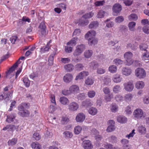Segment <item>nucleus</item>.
Listing matches in <instances>:
<instances>
[{
  "mask_svg": "<svg viewBox=\"0 0 149 149\" xmlns=\"http://www.w3.org/2000/svg\"><path fill=\"white\" fill-rule=\"evenodd\" d=\"M128 18L130 20H136L137 19L138 17L136 14H132L129 16Z\"/></svg>",
  "mask_w": 149,
  "mask_h": 149,
  "instance_id": "de8ad7c7",
  "label": "nucleus"
},
{
  "mask_svg": "<svg viewBox=\"0 0 149 149\" xmlns=\"http://www.w3.org/2000/svg\"><path fill=\"white\" fill-rule=\"evenodd\" d=\"M78 38L75 37L72 38L70 41L68 42L67 44L72 46H74L77 44V41L78 40Z\"/></svg>",
  "mask_w": 149,
  "mask_h": 149,
  "instance_id": "4be33fe9",
  "label": "nucleus"
},
{
  "mask_svg": "<svg viewBox=\"0 0 149 149\" xmlns=\"http://www.w3.org/2000/svg\"><path fill=\"white\" fill-rule=\"evenodd\" d=\"M136 25V23L134 22H131L128 24V27L129 30L132 31H133L134 30V27Z\"/></svg>",
  "mask_w": 149,
  "mask_h": 149,
  "instance_id": "e433bc0d",
  "label": "nucleus"
},
{
  "mask_svg": "<svg viewBox=\"0 0 149 149\" xmlns=\"http://www.w3.org/2000/svg\"><path fill=\"white\" fill-rule=\"evenodd\" d=\"M50 47L48 46V44H47L46 46L42 47L40 50V52L41 53H44L48 51Z\"/></svg>",
  "mask_w": 149,
  "mask_h": 149,
  "instance_id": "a19ab883",
  "label": "nucleus"
},
{
  "mask_svg": "<svg viewBox=\"0 0 149 149\" xmlns=\"http://www.w3.org/2000/svg\"><path fill=\"white\" fill-rule=\"evenodd\" d=\"M117 70V67L114 65H112L109 67V71L111 73H114L116 72Z\"/></svg>",
  "mask_w": 149,
  "mask_h": 149,
  "instance_id": "ea45409f",
  "label": "nucleus"
},
{
  "mask_svg": "<svg viewBox=\"0 0 149 149\" xmlns=\"http://www.w3.org/2000/svg\"><path fill=\"white\" fill-rule=\"evenodd\" d=\"M96 35V32L94 30L88 31L85 35V38L88 39V43L90 45H95L97 43V40L95 38Z\"/></svg>",
  "mask_w": 149,
  "mask_h": 149,
  "instance_id": "f257e3e1",
  "label": "nucleus"
},
{
  "mask_svg": "<svg viewBox=\"0 0 149 149\" xmlns=\"http://www.w3.org/2000/svg\"><path fill=\"white\" fill-rule=\"evenodd\" d=\"M113 62L116 65L121 64L123 63V61L119 58H116L113 61Z\"/></svg>",
  "mask_w": 149,
  "mask_h": 149,
  "instance_id": "603ef678",
  "label": "nucleus"
},
{
  "mask_svg": "<svg viewBox=\"0 0 149 149\" xmlns=\"http://www.w3.org/2000/svg\"><path fill=\"white\" fill-rule=\"evenodd\" d=\"M23 81L25 86L27 87H29L30 86V81L28 78L27 77H24L23 78Z\"/></svg>",
  "mask_w": 149,
  "mask_h": 149,
  "instance_id": "37998d69",
  "label": "nucleus"
},
{
  "mask_svg": "<svg viewBox=\"0 0 149 149\" xmlns=\"http://www.w3.org/2000/svg\"><path fill=\"white\" fill-rule=\"evenodd\" d=\"M139 132L141 134H144L146 133V129L143 126H141L139 127L138 128Z\"/></svg>",
  "mask_w": 149,
  "mask_h": 149,
  "instance_id": "a18cd8bd",
  "label": "nucleus"
},
{
  "mask_svg": "<svg viewBox=\"0 0 149 149\" xmlns=\"http://www.w3.org/2000/svg\"><path fill=\"white\" fill-rule=\"evenodd\" d=\"M124 20V18L123 16H119L116 18L115 21L116 23H120L122 22Z\"/></svg>",
  "mask_w": 149,
  "mask_h": 149,
  "instance_id": "3c124183",
  "label": "nucleus"
},
{
  "mask_svg": "<svg viewBox=\"0 0 149 149\" xmlns=\"http://www.w3.org/2000/svg\"><path fill=\"white\" fill-rule=\"evenodd\" d=\"M85 118V115L83 113H79L77 115L75 119L77 122L81 123L84 120Z\"/></svg>",
  "mask_w": 149,
  "mask_h": 149,
  "instance_id": "f8f14e48",
  "label": "nucleus"
},
{
  "mask_svg": "<svg viewBox=\"0 0 149 149\" xmlns=\"http://www.w3.org/2000/svg\"><path fill=\"white\" fill-rule=\"evenodd\" d=\"M55 105H51L50 106L49 108V111L50 113H53L54 111L56 110V108L55 107Z\"/></svg>",
  "mask_w": 149,
  "mask_h": 149,
  "instance_id": "bf43d9fd",
  "label": "nucleus"
},
{
  "mask_svg": "<svg viewBox=\"0 0 149 149\" xmlns=\"http://www.w3.org/2000/svg\"><path fill=\"white\" fill-rule=\"evenodd\" d=\"M33 137L37 141L40 140L41 138V136L38 133H34L33 134Z\"/></svg>",
  "mask_w": 149,
  "mask_h": 149,
  "instance_id": "052dcab7",
  "label": "nucleus"
},
{
  "mask_svg": "<svg viewBox=\"0 0 149 149\" xmlns=\"http://www.w3.org/2000/svg\"><path fill=\"white\" fill-rule=\"evenodd\" d=\"M29 107L27 104L25 102L22 103L18 107V109L19 111H21L24 110L25 108H27Z\"/></svg>",
  "mask_w": 149,
  "mask_h": 149,
  "instance_id": "5701e85b",
  "label": "nucleus"
},
{
  "mask_svg": "<svg viewBox=\"0 0 149 149\" xmlns=\"http://www.w3.org/2000/svg\"><path fill=\"white\" fill-rule=\"evenodd\" d=\"M88 112L90 114L92 115H95L97 114V111L95 108L92 107L89 109Z\"/></svg>",
  "mask_w": 149,
  "mask_h": 149,
  "instance_id": "72a5a7b5",
  "label": "nucleus"
},
{
  "mask_svg": "<svg viewBox=\"0 0 149 149\" xmlns=\"http://www.w3.org/2000/svg\"><path fill=\"white\" fill-rule=\"evenodd\" d=\"M125 112L127 114H130L132 113V111L130 106H128L125 108Z\"/></svg>",
  "mask_w": 149,
  "mask_h": 149,
  "instance_id": "e2e57ef3",
  "label": "nucleus"
},
{
  "mask_svg": "<svg viewBox=\"0 0 149 149\" xmlns=\"http://www.w3.org/2000/svg\"><path fill=\"white\" fill-rule=\"evenodd\" d=\"M143 32L146 34L149 33V27L148 26H144L143 28Z\"/></svg>",
  "mask_w": 149,
  "mask_h": 149,
  "instance_id": "774afa93",
  "label": "nucleus"
},
{
  "mask_svg": "<svg viewBox=\"0 0 149 149\" xmlns=\"http://www.w3.org/2000/svg\"><path fill=\"white\" fill-rule=\"evenodd\" d=\"M73 79V76L72 74L67 73L64 76L63 80L65 83H68L71 82Z\"/></svg>",
  "mask_w": 149,
  "mask_h": 149,
  "instance_id": "9d476101",
  "label": "nucleus"
},
{
  "mask_svg": "<svg viewBox=\"0 0 149 149\" xmlns=\"http://www.w3.org/2000/svg\"><path fill=\"white\" fill-rule=\"evenodd\" d=\"M39 28L42 35H45L47 34L48 32L46 30V26L44 22H42L40 23Z\"/></svg>",
  "mask_w": 149,
  "mask_h": 149,
  "instance_id": "1a4fd4ad",
  "label": "nucleus"
},
{
  "mask_svg": "<svg viewBox=\"0 0 149 149\" xmlns=\"http://www.w3.org/2000/svg\"><path fill=\"white\" fill-rule=\"evenodd\" d=\"M124 86L125 90L128 92L132 91L134 88L133 82L132 81H129L125 83L124 84Z\"/></svg>",
  "mask_w": 149,
  "mask_h": 149,
  "instance_id": "423d86ee",
  "label": "nucleus"
},
{
  "mask_svg": "<svg viewBox=\"0 0 149 149\" xmlns=\"http://www.w3.org/2000/svg\"><path fill=\"white\" fill-rule=\"evenodd\" d=\"M69 120L67 117L63 116L61 118V122L62 124L65 125L66 124Z\"/></svg>",
  "mask_w": 149,
  "mask_h": 149,
  "instance_id": "4c0bfd02",
  "label": "nucleus"
},
{
  "mask_svg": "<svg viewBox=\"0 0 149 149\" xmlns=\"http://www.w3.org/2000/svg\"><path fill=\"white\" fill-rule=\"evenodd\" d=\"M17 141V139L13 138L11 140H9L8 143L9 146H13L16 143Z\"/></svg>",
  "mask_w": 149,
  "mask_h": 149,
  "instance_id": "58836bf2",
  "label": "nucleus"
},
{
  "mask_svg": "<svg viewBox=\"0 0 149 149\" xmlns=\"http://www.w3.org/2000/svg\"><path fill=\"white\" fill-rule=\"evenodd\" d=\"M121 6L119 3H116L114 4L113 7V12L116 13H119L121 10Z\"/></svg>",
  "mask_w": 149,
  "mask_h": 149,
  "instance_id": "2eb2a0df",
  "label": "nucleus"
},
{
  "mask_svg": "<svg viewBox=\"0 0 149 149\" xmlns=\"http://www.w3.org/2000/svg\"><path fill=\"white\" fill-rule=\"evenodd\" d=\"M57 6L60 8L61 10H65L66 9V5L64 3H61L58 4Z\"/></svg>",
  "mask_w": 149,
  "mask_h": 149,
  "instance_id": "5fc2aeb1",
  "label": "nucleus"
},
{
  "mask_svg": "<svg viewBox=\"0 0 149 149\" xmlns=\"http://www.w3.org/2000/svg\"><path fill=\"white\" fill-rule=\"evenodd\" d=\"M133 96L130 93H128L126 94L124 97V99L126 102L131 101L133 98Z\"/></svg>",
  "mask_w": 149,
  "mask_h": 149,
  "instance_id": "2f4dec72",
  "label": "nucleus"
},
{
  "mask_svg": "<svg viewBox=\"0 0 149 149\" xmlns=\"http://www.w3.org/2000/svg\"><path fill=\"white\" fill-rule=\"evenodd\" d=\"M94 15V13L92 12L85 13L82 16V17L84 19H87L91 18Z\"/></svg>",
  "mask_w": 149,
  "mask_h": 149,
  "instance_id": "473e14b6",
  "label": "nucleus"
},
{
  "mask_svg": "<svg viewBox=\"0 0 149 149\" xmlns=\"http://www.w3.org/2000/svg\"><path fill=\"white\" fill-rule=\"evenodd\" d=\"M85 49V45L82 44L78 45L76 47L73 54L75 57L78 56L82 54Z\"/></svg>",
  "mask_w": 149,
  "mask_h": 149,
  "instance_id": "f03ea898",
  "label": "nucleus"
},
{
  "mask_svg": "<svg viewBox=\"0 0 149 149\" xmlns=\"http://www.w3.org/2000/svg\"><path fill=\"white\" fill-rule=\"evenodd\" d=\"M93 52L91 50H86L84 52V56L87 58H90L93 54Z\"/></svg>",
  "mask_w": 149,
  "mask_h": 149,
  "instance_id": "f704fd0d",
  "label": "nucleus"
},
{
  "mask_svg": "<svg viewBox=\"0 0 149 149\" xmlns=\"http://www.w3.org/2000/svg\"><path fill=\"white\" fill-rule=\"evenodd\" d=\"M82 17L79 19L78 21H75V23L76 24L78 23L79 26H83L85 25H87L89 23V21L88 20L86 19H83Z\"/></svg>",
  "mask_w": 149,
  "mask_h": 149,
  "instance_id": "0eeeda50",
  "label": "nucleus"
},
{
  "mask_svg": "<svg viewBox=\"0 0 149 149\" xmlns=\"http://www.w3.org/2000/svg\"><path fill=\"white\" fill-rule=\"evenodd\" d=\"M88 72L87 71H83L80 73L77 76L75 79L77 80L78 79H83L84 77L88 76Z\"/></svg>",
  "mask_w": 149,
  "mask_h": 149,
  "instance_id": "4468645a",
  "label": "nucleus"
},
{
  "mask_svg": "<svg viewBox=\"0 0 149 149\" xmlns=\"http://www.w3.org/2000/svg\"><path fill=\"white\" fill-rule=\"evenodd\" d=\"M66 138H71L73 136L72 133L69 131H65L63 133Z\"/></svg>",
  "mask_w": 149,
  "mask_h": 149,
  "instance_id": "09e8293b",
  "label": "nucleus"
},
{
  "mask_svg": "<svg viewBox=\"0 0 149 149\" xmlns=\"http://www.w3.org/2000/svg\"><path fill=\"white\" fill-rule=\"evenodd\" d=\"M135 74L139 78H142L146 76V72L145 70L143 69L138 68L136 70Z\"/></svg>",
  "mask_w": 149,
  "mask_h": 149,
  "instance_id": "39448f33",
  "label": "nucleus"
},
{
  "mask_svg": "<svg viewBox=\"0 0 149 149\" xmlns=\"http://www.w3.org/2000/svg\"><path fill=\"white\" fill-rule=\"evenodd\" d=\"M122 73L124 75L128 76L132 73V70L130 68L124 67L122 70Z\"/></svg>",
  "mask_w": 149,
  "mask_h": 149,
  "instance_id": "dca6fc26",
  "label": "nucleus"
},
{
  "mask_svg": "<svg viewBox=\"0 0 149 149\" xmlns=\"http://www.w3.org/2000/svg\"><path fill=\"white\" fill-rule=\"evenodd\" d=\"M117 121L121 123H125L127 121V118L125 116H120L117 118Z\"/></svg>",
  "mask_w": 149,
  "mask_h": 149,
  "instance_id": "cd10ccee",
  "label": "nucleus"
},
{
  "mask_svg": "<svg viewBox=\"0 0 149 149\" xmlns=\"http://www.w3.org/2000/svg\"><path fill=\"white\" fill-rule=\"evenodd\" d=\"M82 145L85 149H91L93 148L91 142L89 140H84Z\"/></svg>",
  "mask_w": 149,
  "mask_h": 149,
  "instance_id": "ddd939ff",
  "label": "nucleus"
},
{
  "mask_svg": "<svg viewBox=\"0 0 149 149\" xmlns=\"http://www.w3.org/2000/svg\"><path fill=\"white\" fill-rule=\"evenodd\" d=\"M59 101L63 105H68L69 103L68 99L65 97H61L59 99Z\"/></svg>",
  "mask_w": 149,
  "mask_h": 149,
  "instance_id": "aec40b11",
  "label": "nucleus"
},
{
  "mask_svg": "<svg viewBox=\"0 0 149 149\" xmlns=\"http://www.w3.org/2000/svg\"><path fill=\"white\" fill-rule=\"evenodd\" d=\"M93 83V81L91 78L89 77H88L85 81V84L88 85H92Z\"/></svg>",
  "mask_w": 149,
  "mask_h": 149,
  "instance_id": "c03bdc74",
  "label": "nucleus"
},
{
  "mask_svg": "<svg viewBox=\"0 0 149 149\" xmlns=\"http://www.w3.org/2000/svg\"><path fill=\"white\" fill-rule=\"evenodd\" d=\"M122 78L119 74H116L113 76L112 80L114 82L118 83L120 82L122 80Z\"/></svg>",
  "mask_w": 149,
  "mask_h": 149,
  "instance_id": "a211bd4d",
  "label": "nucleus"
},
{
  "mask_svg": "<svg viewBox=\"0 0 149 149\" xmlns=\"http://www.w3.org/2000/svg\"><path fill=\"white\" fill-rule=\"evenodd\" d=\"M81 130L82 128L81 127L79 126H77L74 128V133L75 134H79L80 133Z\"/></svg>",
  "mask_w": 149,
  "mask_h": 149,
  "instance_id": "49530a36",
  "label": "nucleus"
},
{
  "mask_svg": "<svg viewBox=\"0 0 149 149\" xmlns=\"http://www.w3.org/2000/svg\"><path fill=\"white\" fill-rule=\"evenodd\" d=\"M120 90V87L119 85H116L113 88V92L115 93H118Z\"/></svg>",
  "mask_w": 149,
  "mask_h": 149,
  "instance_id": "4d7b16f0",
  "label": "nucleus"
},
{
  "mask_svg": "<svg viewBox=\"0 0 149 149\" xmlns=\"http://www.w3.org/2000/svg\"><path fill=\"white\" fill-rule=\"evenodd\" d=\"M134 117L137 119H142L144 118L145 116L143 115V110L140 109H137L133 112Z\"/></svg>",
  "mask_w": 149,
  "mask_h": 149,
  "instance_id": "20e7f679",
  "label": "nucleus"
},
{
  "mask_svg": "<svg viewBox=\"0 0 149 149\" xmlns=\"http://www.w3.org/2000/svg\"><path fill=\"white\" fill-rule=\"evenodd\" d=\"M84 66L83 65L80 63H78L75 65V68L77 70L80 71L81 70Z\"/></svg>",
  "mask_w": 149,
  "mask_h": 149,
  "instance_id": "864d4df0",
  "label": "nucleus"
},
{
  "mask_svg": "<svg viewBox=\"0 0 149 149\" xmlns=\"http://www.w3.org/2000/svg\"><path fill=\"white\" fill-rule=\"evenodd\" d=\"M25 57L24 56H21L20 57L17 61L9 69L8 72H12L14 71L15 68L18 66V65L20 64L21 62L20 61V60H23L24 59Z\"/></svg>",
  "mask_w": 149,
  "mask_h": 149,
  "instance_id": "9b49d317",
  "label": "nucleus"
},
{
  "mask_svg": "<svg viewBox=\"0 0 149 149\" xmlns=\"http://www.w3.org/2000/svg\"><path fill=\"white\" fill-rule=\"evenodd\" d=\"M115 129V125H109L107 129V131L108 132H110L114 131Z\"/></svg>",
  "mask_w": 149,
  "mask_h": 149,
  "instance_id": "6e6d98bb",
  "label": "nucleus"
},
{
  "mask_svg": "<svg viewBox=\"0 0 149 149\" xmlns=\"http://www.w3.org/2000/svg\"><path fill=\"white\" fill-rule=\"evenodd\" d=\"M87 94L88 97L92 98L95 96V92L94 91H90L88 92Z\"/></svg>",
  "mask_w": 149,
  "mask_h": 149,
  "instance_id": "8fccbe9b",
  "label": "nucleus"
},
{
  "mask_svg": "<svg viewBox=\"0 0 149 149\" xmlns=\"http://www.w3.org/2000/svg\"><path fill=\"white\" fill-rule=\"evenodd\" d=\"M56 54V52L55 51L53 53L51 54L49 57L48 61L49 63H50V64H52L54 56Z\"/></svg>",
  "mask_w": 149,
  "mask_h": 149,
  "instance_id": "79ce46f5",
  "label": "nucleus"
},
{
  "mask_svg": "<svg viewBox=\"0 0 149 149\" xmlns=\"http://www.w3.org/2000/svg\"><path fill=\"white\" fill-rule=\"evenodd\" d=\"M91 101L90 99H87L83 101L82 102V105L86 107H88L92 105Z\"/></svg>",
  "mask_w": 149,
  "mask_h": 149,
  "instance_id": "393cba45",
  "label": "nucleus"
},
{
  "mask_svg": "<svg viewBox=\"0 0 149 149\" xmlns=\"http://www.w3.org/2000/svg\"><path fill=\"white\" fill-rule=\"evenodd\" d=\"M15 126L12 125H8L4 127L3 130L4 131L7 130L8 132L13 131L14 130Z\"/></svg>",
  "mask_w": 149,
  "mask_h": 149,
  "instance_id": "a878e982",
  "label": "nucleus"
},
{
  "mask_svg": "<svg viewBox=\"0 0 149 149\" xmlns=\"http://www.w3.org/2000/svg\"><path fill=\"white\" fill-rule=\"evenodd\" d=\"M5 100H8L12 98L13 95V91L12 90L9 91L8 93L3 92Z\"/></svg>",
  "mask_w": 149,
  "mask_h": 149,
  "instance_id": "b1692460",
  "label": "nucleus"
},
{
  "mask_svg": "<svg viewBox=\"0 0 149 149\" xmlns=\"http://www.w3.org/2000/svg\"><path fill=\"white\" fill-rule=\"evenodd\" d=\"M79 107V105L75 102H73L70 103L68 106V109L71 111H76L78 109Z\"/></svg>",
  "mask_w": 149,
  "mask_h": 149,
  "instance_id": "6e6552de",
  "label": "nucleus"
},
{
  "mask_svg": "<svg viewBox=\"0 0 149 149\" xmlns=\"http://www.w3.org/2000/svg\"><path fill=\"white\" fill-rule=\"evenodd\" d=\"M65 70L67 72H70L73 70L74 66L73 65L71 64H69L65 65L64 66Z\"/></svg>",
  "mask_w": 149,
  "mask_h": 149,
  "instance_id": "bb28decb",
  "label": "nucleus"
},
{
  "mask_svg": "<svg viewBox=\"0 0 149 149\" xmlns=\"http://www.w3.org/2000/svg\"><path fill=\"white\" fill-rule=\"evenodd\" d=\"M142 59L143 60H146V58H149V52H148L147 50H146V52H145L142 57Z\"/></svg>",
  "mask_w": 149,
  "mask_h": 149,
  "instance_id": "338daca9",
  "label": "nucleus"
},
{
  "mask_svg": "<svg viewBox=\"0 0 149 149\" xmlns=\"http://www.w3.org/2000/svg\"><path fill=\"white\" fill-rule=\"evenodd\" d=\"M69 90L71 93H74L79 92V90L77 86L72 85L70 87Z\"/></svg>",
  "mask_w": 149,
  "mask_h": 149,
  "instance_id": "6ab92c4d",
  "label": "nucleus"
},
{
  "mask_svg": "<svg viewBox=\"0 0 149 149\" xmlns=\"http://www.w3.org/2000/svg\"><path fill=\"white\" fill-rule=\"evenodd\" d=\"M65 51L67 53H70L72 51L73 48L71 47L65 46Z\"/></svg>",
  "mask_w": 149,
  "mask_h": 149,
  "instance_id": "0e129e2a",
  "label": "nucleus"
},
{
  "mask_svg": "<svg viewBox=\"0 0 149 149\" xmlns=\"http://www.w3.org/2000/svg\"><path fill=\"white\" fill-rule=\"evenodd\" d=\"M31 146L33 149H41V146L38 142H33Z\"/></svg>",
  "mask_w": 149,
  "mask_h": 149,
  "instance_id": "c756f323",
  "label": "nucleus"
},
{
  "mask_svg": "<svg viewBox=\"0 0 149 149\" xmlns=\"http://www.w3.org/2000/svg\"><path fill=\"white\" fill-rule=\"evenodd\" d=\"M132 54L130 52H127L124 54V57L126 62V65H130L133 63L134 61L132 59Z\"/></svg>",
  "mask_w": 149,
  "mask_h": 149,
  "instance_id": "7ed1b4c3",
  "label": "nucleus"
},
{
  "mask_svg": "<svg viewBox=\"0 0 149 149\" xmlns=\"http://www.w3.org/2000/svg\"><path fill=\"white\" fill-rule=\"evenodd\" d=\"M104 14L105 12L104 11L102 10H100L98 13L97 16L98 18H102L104 17Z\"/></svg>",
  "mask_w": 149,
  "mask_h": 149,
  "instance_id": "13d9d810",
  "label": "nucleus"
},
{
  "mask_svg": "<svg viewBox=\"0 0 149 149\" xmlns=\"http://www.w3.org/2000/svg\"><path fill=\"white\" fill-rule=\"evenodd\" d=\"M144 86V82L142 81H137L135 85V87L138 89L142 88Z\"/></svg>",
  "mask_w": 149,
  "mask_h": 149,
  "instance_id": "7c9ffc66",
  "label": "nucleus"
},
{
  "mask_svg": "<svg viewBox=\"0 0 149 149\" xmlns=\"http://www.w3.org/2000/svg\"><path fill=\"white\" fill-rule=\"evenodd\" d=\"M18 114L22 117H28L30 115L29 111L27 110H24L21 111H19Z\"/></svg>",
  "mask_w": 149,
  "mask_h": 149,
  "instance_id": "f3484780",
  "label": "nucleus"
},
{
  "mask_svg": "<svg viewBox=\"0 0 149 149\" xmlns=\"http://www.w3.org/2000/svg\"><path fill=\"white\" fill-rule=\"evenodd\" d=\"M61 61L62 63H66L69 62L70 61V58H62L61 59Z\"/></svg>",
  "mask_w": 149,
  "mask_h": 149,
  "instance_id": "69168bd1",
  "label": "nucleus"
},
{
  "mask_svg": "<svg viewBox=\"0 0 149 149\" xmlns=\"http://www.w3.org/2000/svg\"><path fill=\"white\" fill-rule=\"evenodd\" d=\"M7 117L6 121L9 123H10L14 121L16 117V115L15 113H13L9 116H7Z\"/></svg>",
  "mask_w": 149,
  "mask_h": 149,
  "instance_id": "412c9836",
  "label": "nucleus"
},
{
  "mask_svg": "<svg viewBox=\"0 0 149 149\" xmlns=\"http://www.w3.org/2000/svg\"><path fill=\"white\" fill-rule=\"evenodd\" d=\"M105 3L104 1H96L95 2V5L96 6H98L103 5Z\"/></svg>",
  "mask_w": 149,
  "mask_h": 149,
  "instance_id": "680f3d73",
  "label": "nucleus"
},
{
  "mask_svg": "<svg viewBox=\"0 0 149 149\" xmlns=\"http://www.w3.org/2000/svg\"><path fill=\"white\" fill-rule=\"evenodd\" d=\"M98 22L97 21L92 22L89 25L88 27L89 29H94L98 27Z\"/></svg>",
  "mask_w": 149,
  "mask_h": 149,
  "instance_id": "c9c22d12",
  "label": "nucleus"
},
{
  "mask_svg": "<svg viewBox=\"0 0 149 149\" xmlns=\"http://www.w3.org/2000/svg\"><path fill=\"white\" fill-rule=\"evenodd\" d=\"M89 66L90 68L93 70H95L98 67L99 65L96 61H93L89 63Z\"/></svg>",
  "mask_w": 149,
  "mask_h": 149,
  "instance_id": "c85d7f7f",
  "label": "nucleus"
}]
</instances>
